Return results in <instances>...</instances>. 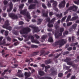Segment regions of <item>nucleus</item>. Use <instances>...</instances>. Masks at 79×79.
Wrapping results in <instances>:
<instances>
[{
    "mask_svg": "<svg viewBox=\"0 0 79 79\" xmlns=\"http://www.w3.org/2000/svg\"><path fill=\"white\" fill-rule=\"evenodd\" d=\"M52 62L50 59L47 60L45 61V64L47 65L48 64H50V63Z\"/></svg>",
    "mask_w": 79,
    "mask_h": 79,
    "instance_id": "20",
    "label": "nucleus"
},
{
    "mask_svg": "<svg viewBox=\"0 0 79 79\" xmlns=\"http://www.w3.org/2000/svg\"><path fill=\"white\" fill-rule=\"evenodd\" d=\"M48 11H47L46 12L44 13L43 14V17H47L48 16Z\"/></svg>",
    "mask_w": 79,
    "mask_h": 79,
    "instance_id": "22",
    "label": "nucleus"
},
{
    "mask_svg": "<svg viewBox=\"0 0 79 79\" xmlns=\"http://www.w3.org/2000/svg\"><path fill=\"white\" fill-rule=\"evenodd\" d=\"M39 52H35L31 54V56H35L36 55H38V54H39Z\"/></svg>",
    "mask_w": 79,
    "mask_h": 79,
    "instance_id": "24",
    "label": "nucleus"
},
{
    "mask_svg": "<svg viewBox=\"0 0 79 79\" xmlns=\"http://www.w3.org/2000/svg\"><path fill=\"white\" fill-rule=\"evenodd\" d=\"M56 20V19H55V18H54L52 19L50 21V23H53V22H54V21H55Z\"/></svg>",
    "mask_w": 79,
    "mask_h": 79,
    "instance_id": "47",
    "label": "nucleus"
},
{
    "mask_svg": "<svg viewBox=\"0 0 79 79\" xmlns=\"http://www.w3.org/2000/svg\"><path fill=\"white\" fill-rule=\"evenodd\" d=\"M5 32V30H2L0 31V33L3 34V32Z\"/></svg>",
    "mask_w": 79,
    "mask_h": 79,
    "instance_id": "61",
    "label": "nucleus"
},
{
    "mask_svg": "<svg viewBox=\"0 0 79 79\" xmlns=\"http://www.w3.org/2000/svg\"><path fill=\"white\" fill-rule=\"evenodd\" d=\"M19 77H24V74L23 73H21L18 75Z\"/></svg>",
    "mask_w": 79,
    "mask_h": 79,
    "instance_id": "35",
    "label": "nucleus"
},
{
    "mask_svg": "<svg viewBox=\"0 0 79 79\" xmlns=\"http://www.w3.org/2000/svg\"><path fill=\"white\" fill-rule=\"evenodd\" d=\"M51 23V22H49L48 24V27H52L53 26V25Z\"/></svg>",
    "mask_w": 79,
    "mask_h": 79,
    "instance_id": "31",
    "label": "nucleus"
},
{
    "mask_svg": "<svg viewBox=\"0 0 79 79\" xmlns=\"http://www.w3.org/2000/svg\"><path fill=\"white\" fill-rule=\"evenodd\" d=\"M14 34H15V35H18V32L17 31H15L14 33Z\"/></svg>",
    "mask_w": 79,
    "mask_h": 79,
    "instance_id": "56",
    "label": "nucleus"
},
{
    "mask_svg": "<svg viewBox=\"0 0 79 79\" xmlns=\"http://www.w3.org/2000/svg\"><path fill=\"white\" fill-rule=\"evenodd\" d=\"M66 43V40L64 39H62L61 40H59L52 44L53 46L56 47V45H59V48L62 47L63 45H64Z\"/></svg>",
    "mask_w": 79,
    "mask_h": 79,
    "instance_id": "1",
    "label": "nucleus"
},
{
    "mask_svg": "<svg viewBox=\"0 0 79 79\" xmlns=\"http://www.w3.org/2000/svg\"><path fill=\"white\" fill-rule=\"evenodd\" d=\"M66 4V1L65 0H63L61 2L59 5V8H64Z\"/></svg>",
    "mask_w": 79,
    "mask_h": 79,
    "instance_id": "8",
    "label": "nucleus"
},
{
    "mask_svg": "<svg viewBox=\"0 0 79 79\" xmlns=\"http://www.w3.org/2000/svg\"><path fill=\"white\" fill-rule=\"evenodd\" d=\"M49 68H50V66L49 65H48L47 66H45V69H48Z\"/></svg>",
    "mask_w": 79,
    "mask_h": 79,
    "instance_id": "54",
    "label": "nucleus"
},
{
    "mask_svg": "<svg viewBox=\"0 0 79 79\" xmlns=\"http://www.w3.org/2000/svg\"><path fill=\"white\" fill-rule=\"evenodd\" d=\"M78 7L75 5H73V6H70L69 7L67 10V11H70L71 10H73L74 8L75 9L74 10H73V11H77V10Z\"/></svg>",
    "mask_w": 79,
    "mask_h": 79,
    "instance_id": "7",
    "label": "nucleus"
},
{
    "mask_svg": "<svg viewBox=\"0 0 79 79\" xmlns=\"http://www.w3.org/2000/svg\"><path fill=\"white\" fill-rule=\"evenodd\" d=\"M39 79H52V78L48 76L43 77Z\"/></svg>",
    "mask_w": 79,
    "mask_h": 79,
    "instance_id": "18",
    "label": "nucleus"
},
{
    "mask_svg": "<svg viewBox=\"0 0 79 79\" xmlns=\"http://www.w3.org/2000/svg\"><path fill=\"white\" fill-rule=\"evenodd\" d=\"M56 74H57V73H56V72L55 71L53 70L51 73V75H56Z\"/></svg>",
    "mask_w": 79,
    "mask_h": 79,
    "instance_id": "32",
    "label": "nucleus"
},
{
    "mask_svg": "<svg viewBox=\"0 0 79 79\" xmlns=\"http://www.w3.org/2000/svg\"><path fill=\"white\" fill-rule=\"evenodd\" d=\"M78 18V17L75 16L74 17H72V18L71 19V21H75V20H76Z\"/></svg>",
    "mask_w": 79,
    "mask_h": 79,
    "instance_id": "27",
    "label": "nucleus"
},
{
    "mask_svg": "<svg viewBox=\"0 0 79 79\" xmlns=\"http://www.w3.org/2000/svg\"><path fill=\"white\" fill-rule=\"evenodd\" d=\"M50 3H53L52 4V6L53 9L55 11H56L57 12L58 11V9L56 8V6H57V2L56 1H55L54 0H51L50 1Z\"/></svg>",
    "mask_w": 79,
    "mask_h": 79,
    "instance_id": "5",
    "label": "nucleus"
},
{
    "mask_svg": "<svg viewBox=\"0 0 79 79\" xmlns=\"http://www.w3.org/2000/svg\"><path fill=\"white\" fill-rule=\"evenodd\" d=\"M70 79H76V77L75 76V75L72 76Z\"/></svg>",
    "mask_w": 79,
    "mask_h": 79,
    "instance_id": "59",
    "label": "nucleus"
},
{
    "mask_svg": "<svg viewBox=\"0 0 79 79\" xmlns=\"http://www.w3.org/2000/svg\"><path fill=\"white\" fill-rule=\"evenodd\" d=\"M64 68H65L66 70H68L71 68V66H65Z\"/></svg>",
    "mask_w": 79,
    "mask_h": 79,
    "instance_id": "42",
    "label": "nucleus"
},
{
    "mask_svg": "<svg viewBox=\"0 0 79 79\" xmlns=\"http://www.w3.org/2000/svg\"><path fill=\"white\" fill-rule=\"evenodd\" d=\"M9 8L7 9V11L8 13H10L13 9V3L12 2H10L9 4Z\"/></svg>",
    "mask_w": 79,
    "mask_h": 79,
    "instance_id": "9",
    "label": "nucleus"
},
{
    "mask_svg": "<svg viewBox=\"0 0 79 79\" xmlns=\"http://www.w3.org/2000/svg\"><path fill=\"white\" fill-rule=\"evenodd\" d=\"M28 38L29 39L31 40V42H33V40H34V37L33 36H29L28 37Z\"/></svg>",
    "mask_w": 79,
    "mask_h": 79,
    "instance_id": "23",
    "label": "nucleus"
},
{
    "mask_svg": "<svg viewBox=\"0 0 79 79\" xmlns=\"http://www.w3.org/2000/svg\"><path fill=\"white\" fill-rule=\"evenodd\" d=\"M76 27H77V24H74L72 26V28L73 29H74V30H75V29H76Z\"/></svg>",
    "mask_w": 79,
    "mask_h": 79,
    "instance_id": "28",
    "label": "nucleus"
},
{
    "mask_svg": "<svg viewBox=\"0 0 79 79\" xmlns=\"http://www.w3.org/2000/svg\"><path fill=\"white\" fill-rule=\"evenodd\" d=\"M43 21V19H38V21L37 22V24L39 25V24H41L42 23V22Z\"/></svg>",
    "mask_w": 79,
    "mask_h": 79,
    "instance_id": "17",
    "label": "nucleus"
},
{
    "mask_svg": "<svg viewBox=\"0 0 79 79\" xmlns=\"http://www.w3.org/2000/svg\"><path fill=\"white\" fill-rule=\"evenodd\" d=\"M35 36L36 38V39H39V38H40V36H39V35H38L37 34H35Z\"/></svg>",
    "mask_w": 79,
    "mask_h": 79,
    "instance_id": "51",
    "label": "nucleus"
},
{
    "mask_svg": "<svg viewBox=\"0 0 79 79\" xmlns=\"http://www.w3.org/2000/svg\"><path fill=\"white\" fill-rule=\"evenodd\" d=\"M72 22H70L69 23H68L67 24V26H71L72 24Z\"/></svg>",
    "mask_w": 79,
    "mask_h": 79,
    "instance_id": "52",
    "label": "nucleus"
},
{
    "mask_svg": "<svg viewBox=\"0 0 79 79\" xmlns=\"http://www.w3.org/2000/svg\"><path fill=\"white\" fill-rule=\"evenodd\" d=\"M71 76V74L70 73H69L67 75V78H68L69 77Z\"/></svg>",
    "mask_w": 79,
    "mask_h": 79,
    "instance_id": "64",
    "label": "nucleus"
},
{
    "mask_svg": "<svg viewBox=\"0 0 79 79\" xmlns=\"http://www.w3.org/2000/svg\"><path fill=\"white\" fill-rule=\"evenodd\" d=\"M48 42H53V40L52 37H49L48 39Z\"/></svg>",
    "mask_w": 79,
    "mask_h": 79,
    "instance_id": "26",
    "label": "nucleus"
},
{
    "mask_svg": "<svg viewBox=\"0 0 79 79\" xmlns=\"http://www.w3.org/2000/svg\"><path fill=\"white\" fill-rule=\"evenodd\" d=\"M69 51H66L64 52L63 53V55H67V54H69Z\"/></svg>",
    "mask_w": 79,
    "mask_h": 79,
    "instance_id": "39",
    "label": "nucleus"
},
{
    "mask_svg": "<svg viewBox=\"0 0 79 79\" xmlns=\"http://www.w3.org/2000/svg\"><path fill=\"white\" fill-rule=\"evenodd\" d=\"M47 37V35H44L42 36L41 39L42 40H45Z\"/></svg>",
    "mask_w": 79,
    "mask_h": 79,
    "instance_id": "30",
    "label": "nucleus"
},
{
    "mask_svg": "<svg viewBox=\"0 0 79 79\" xmlns=\"http://www.w3.org/2000/svg\"><path fill=\"white\" fill-rule=\"evenodd\" d=\"M44 53H45V51L42 50H41V51H40L41 54L40 55V56H42V55H43Z\"/></svg>",
    "mask_w": 79,
    "mask_h": 79,
    "instance_id": "34",
    "label": "nucleus"
},
{
    "mask_svg": "<svg viewBox=\"0 0 79 79\" xmlns=\"http://www.w3.org/2000/svg\"><path fill=\"white\" fill-rule=\"evenodd\" d=\"M7 39L8 41L10 42L11 41V38H10V37L8 36L7 37Z\"/></svg>",
    "mask_w": 79,
    "mask_h": 79,
    "instance_id": "46",
    "label": "nucleus"
},
{
    "mask_svg": "<svg viewBox=\"0 0 79 79\" xmlns=\"http://www.w3.org/2000/svg\"><path fill=\"white\" fill-rule=\"evenodd\" d=\"M63 74L62 73H59L58 74V77H61L63 76Z\"/></svg>",
    "mask_w": 79,
    "mask_h": 79,
    "instance_id": "36",
    "label": "nucleus"
},
{
    "mask_svg": "<svg viewBox=\"0 0 79 79\" xmlns=\"http://www.w3.org/2000/svg\"><path fill=\"white\" fill-rule=\"evenodd\" d=\"M5 35L6 36H7L8 35V31H5Z\"/></svg>",
    "mask_w": 79,
    "mask_h": 79,
    "instance_id": "57",
    "label": "nucleus"
},
{
    "mask_svg": "<svg viewBox=\"0 0 79 79\" xmlns=\"http://www.w3.org/2000/svg\"><path fill=\"white\" fill-rule=\"evenodd\" d=\"M60 55H61V54H59L57 56H55L54 57V58H55V59L58 58V57H59V56H60Z\"/></svg>",
    "mask_w": 79,
    "mask_h": 79,
    "instance_id": "55",
    "label": "nucleus"
},
{
    "mask_svg": "<svg viewBox=\"0 0 79 79\" xmlns=\"http://www.w3.org/2000/svg\"><path fill=\"white\" fill-rule=\"evenodd\" d=\"M31 48H38V46L37 45H31Z\"/></svg>",
    "mask_w": 79,
    "mask_h": 79,
    "instance_id": "43",
    "label": "nucleus"
},
{
    "mask_svg": "<svg viewBox=\"0 0 79 79\" xmlns=\"http://www.w3.org/2000/svg\"><path fill=\"white\" fill-rule=\"evenodd\" d=\"M24 6V4H22L20 5V6H19V10H22V9H23V8Z\"/></svg>",
    "mask_w": 79,
    "mask_h": 79,
    "instance_id": "29",
    "label": "nucleus"
},
{
    "mask_svg": "<svg viewBox=\"0 0 79 79\" xmlns=\"http://www.w3.org/2000/svg\"><path fill=\"white\" fill-rule=\"evenodd\" d=\"M46 21H47V22H48V23H50V18L49 17H47Z\"/></svg>",
    "mask_w": 79,
    "mask_h": 79,
    "instance_id": "38",
    "label": "nucleus"
},
{
    "mask_svg": "<svg viewBox=\"0 0 79 79\" xmlns=\"http://www.w3.org/2000/svg\"><path fill=\"white\" fill-rule=\"evenodd\" d=\"M35 7V5L33 4H31L30 5L28 9L29 10H32V9H34Z\"/></svg>",
    "mask_w": 79,
    "mask_h": 79,
    "instance_id": "14",
    "label": "nucleus"
},
{
    "mask_svg": "<svg viewBox=\"0 0 79 79\" xmlns=\"http://www.w3.org/2000/svg\"><path fill=\"white\" fill-rule=\"evenodd\" d=\"M42 6L44 9H47V6H46V5H45V4L42 3Z\"/></svg>",
    "mask_w": 79,
    "mask_h": 79,
    "instance_id": "41",
    "label": "nucleus"
},
{
    "mask_svg": "<svg viewBox=\"0 0 79 79\" xmlns=\"http://www.w3.org/2000/svg\"><path fill=\"white\" fill-rule=\"evenodd\" d=\"M39 74L41 76H44L45 74V72L42 71H39Z\"/></svg>",
    "mask_w": 79,
    "mask_h": 79,
    "instance_id": "16",
    "label": "nucleus"
},
{
    "mask_svg": "<svg viewBox=\"0 0 79 79\" xmlns=\"http://www.w3.org/2000/svg\"><path fill=\"white\" fill-rule=\"evenodd\" d=\"M47 5H48V6L49 8H50V7H51L52 6V5L51 4V3H50V2H48Z\"/></svg>",
    "mask_w": 79,
    "mask_h": 79,
    "instance_id": "44",
    "label": "nucleus"
},
{
    "mask_svg": "<svg viewBox=\"0 0 79 79\" xmlns=\"http://www.w3.org/2000/svg\"><path fill=\"white\" fill-rule=\"evenodd\" d=\"M71 15H69L68 16V18L66 20V22H68L69 20H70V19H71Z\"/></svg>",
    "mask_w": 79,
    "mask_h": 79,
    "instance_id": "37",
    "label": "nucleus"
},
{
    "mask_svg": "<svg viewBox=\"0 0 79 79\" xmlns=\"http://www.w3.org/2000/svg\"><path fill=\"white\" fill-rule=\"evenodd\" d=\"M9 25H10L9 21L6 20L5 22V24L3 25L2 27H3V28H5L6 29L9 30L10 31H11V29H12V27L10 26L8 27Z\"/></svg>",
    "mask_w": 79,
    "mask_h": 79,
    "instance_id": "4",
    "label": "nucleus"
},
{
    "mask_svg": "<svg viewBox=\"0 0 79 79\" xmlns=\"http://www.w3.org/2000/svg\"><path fill=\"white\" fill-rule=\"evenodd\" d=\"M68 34V31H65L63 35V36H65L66 35H67Z\"/></svg>",
    "mask_w": 79,
    "mask_h": 79,
    "instance_id": "40",
    "label": "nucleus"
},
{
    "mask_svg": "<svg viewBox=\"0 0 79 79\" xmlns=\"http://www.w3.org/2000/svg\"><path fill=\"white\" fill-rule=\"evenodd\" d=\"M24 76L25 79H27L31 76V73L26 72L24 73Z\"/></svg>",
    "mask_w": 79,
    "mask_h": 79,
    "instance_id": "13",
    "label": "nucleus"
},
{
    "mask_svg": "<svg viewBox=\"0 0 79 79\" xmlns=\"http://www.w3.org/2000/svg\"><path fill=\"white\" fill-rule=\"evenodd\" d=\"M21 73H22V71H21V70H18V72L17 73L18 75H19V74H21Z\"/></svg>",
    "mask_w": 79,
    "mask_h": 79,
    "instance_id": "50",
    "label": "nucleus"
},
{
    "mask_svg": "<svg viewBox=\"0 0 79 79\" xmlns=\"http://www.w3.org/2000/svg\"><path fill=\"white\" fill-rule=\"evenodd\" d=\"M53 30H52V28H48V31H49V32H51V31H52Z\"/></svg>",
    "mask_w": 79,
    "mask_h": 79,
    "instance_id": "63",
    "label": "nucleus"
},
{
    "mask_svg": "<svg viewBox=\"0 0 79 79\" xmlns=\"http://www.w3.org/2000/svg\"><path fill=\"white\" fill-rule=\"evenodd\" d=\"M19 29H22L20 31V33L21 34H28L29 32H31V29L28 27H24L23 26H20L19 27Z\"/></svg>",
    "mask_w": 79,
    "mask_h": 79,
    "instance_id": "2",
    "label": "nucleus"
},
{
    "mask_svg": "<svg viewBox=\"0 0 79 79\" xmlns=\"http://www.w3.org/2000/svg\"><path fill=\"white\" fill-rule=\"evenodd\" d=\"M14 66L15 67H12V68H16L18 66V64H14Z\"/></svg>",
    "mask_w": 79,
    "mask_h": 79,
    "instance_id": "49",
    "label": "nucleus"
},
{
    "mask_svg": "<svg viewBox=\"0 0 79 79\" xmlns=\"http://www.w3.org/2000/svg\"><path fill=\"white\" fill-rule=\"evenodd\" d=\"M20 11V13L21 15H25L28 18L31 19V18L30 15L29 13V12L27 11V9H25L23 10H19Z\"/></svg>",
    "mask_w": 79,
    "mask_h": 79,
    "instance_id": "3",
    "label": "nucleus"
},
{
    "mask_svg": "<svg viewBox=\"0 0 79 79\" xmlns=\"http://www.w3.org/2000/svg\"><path fill=\"white\" fill-rule=\"evenodd\" d=\"M67 50H68V51H71V50H72V47H69L67 48Z\"/></svg>",
    "mask_w": 79,
    "mask_h": 79,
    "instance_id": "58",
    "label": "nucleus"
},
{
    "mask_svg": "<svg viewBox=\"0 0 79 79\" xmlns=\"http://www.w3.org/2000/svg\"><path fill=\"white\" fill-rule=\"evenodd\" d=\"M29 27H31V28L33 29V31L35 32H38L40 31V30H39V28L36 27H34L32 26H29Z\"/></svg>",
    "mask_w": 79,
    "mask_h": 79,
    "instance_id": "10",
    "label": "nucleus"
},
{
    "mask_svg": "<svg viewBox=\"0 0 79 79\" xmlns=\"http://www.w3.org/2000/svg\"><path fill=\"white\" fill-rule=\"evenodd\" d=\"M67 64H68V65H69V66L72 65V66L73 67L74 69H77V65L74 64H73L71 61H69L67 62Z\"/></svg>",
    "mask_w": 79,
    "mask_h": 79,
    "instance_id": "6",
    "label": "nucleus"
},
{
    "mask_svg": "<svg viewBox=\"0 0 79 79\" xmlns=\"http://www.w3.org/2000/svg\"><path fill=\"white\" fill-rule=\"evenodd\" d=\"M55 35L56 38V39H58L60 36H61L62 35H60L59 34V33L58 34L57 33H55Z\"/></svg>",
    "mask_w": 79,
    "mask_h": 79,
    "instance_id": "25",
    "label": "nucleus"
},
{
    "mask_svg": "<svg viewBox=\"0 0 79 79\" xmlns=\"http://www.w3.org/2000/svg\"><path fill=\"white\" fill-rule=\"evenodd\" d=\"M52 15H53V13L52 12H49V15L52 16Z\"/></svg>",
    "mask_w": 79,
    "mask_h": 79,
    "instance_id": "62",
    "label": "nucleus"
},
{
    "mask_svg": "<svg viewBox=\"0 0 79 79\" xmlns=\"http://www.w3.org/2000/svg\"><path fill=\"white\" fill-rule=\"evenodd\" d=\"M56 16L58 17V18H61L62 16H63V14L61 13L60 15L59 14H56Z\"/></svg>",
    "mask_w": 79,
    "mask_h": 79,
    "instance_id": "21",
    "label": "nucleus"
},
{
    "mask_svg": "<svg viewBox=\"0 0 79 79\" xmlns=\"http://www.w3.org/2000/svg\"><path fill=\"white\" fill-rule=\"evenodd\" d=\"M3 37H0V45H5V44H6V42L5 41V39H4L2 43L1 42L2 41V39H3Z\"/></svg>",
    "mask_w": 79,
    "mask_h": 79,
    "instance_id": "12",
    "label": "nucleus"
},
{
    "mask_svg": "<svg viewBox=\"0 0 79 79\" xmlns=\"http://www.w3.org/2000/svg\"><path fill=\"white\" fill-rule=\"evenodd\" d=\"M8 3V2L6 0H5L3 2V3L4 4V5H7Z\"/></svg>",
    "mask_w": 79,
    "mask_h": 79,
    "instance_id": "45",
    "label": "nucleus"
},
{
    "mask_svg": "<svg viewBox=\"0 0 79 79\" xmlns=\"http://www.w3.org/2000/svg\"><path fill=\"white\" fill-rule=\"evenodd\" d=\"M64 28H60V32L59 33V35H62V34H63V32L64 31Z\"/></svg>",
    "mask_w": 79,
    "mask_h": 79,
    "instance_id": "15",
    "label": "nucleus"
},
{
    "mask_svg": "<svg viewBox=\"0 0 79 79\" xmlns=\"http://www.w3.org/2000/svg\"><path fill=\"white\" fill-rule=\"evenodd\" d=\"M66 17H64L62 18L61 20V23H63V21H64L66 19Z\"/></svg>",
    "mask_w": 79,
    "mask_h": 79,
    "instance_id": "48",
    "label": "nucleus"
},
{
    "mask_svg": "<svg viewBox=\"0 0 79 79\" xmlns=\"http://www.w3.org/2000/svg\"><path fill=\"white\" fill-rule=\"evenodd\" d=\"M19 25H22V24H24V22L22 21H20L19 22Z\"/></svg>",
    "mask_w": 79,
    "mask_h": 79,
    "instance_id": "53",
    "label": "nucleus"
},
{
    "mask_svg": "<svg viewBox=\"0 0 79 79\" xmlns=\"http://www.w3.org/2000/svg\"><path fill=\"white\" fill-rule=\"evenodd\" d=\"M71 60L72 59L71 57H67L66 59H64V61L66 62V63H68L69 62V61H71Z\"/></svg>",
    "mask_w": 79,
    "mask_h": 79,
    "instance_id": "19",
    "label": "nucleus"
},
{
    "mask_svg": "<svg viewBox=\"0 0 79 79\" xmlns=\"http://www.w3.org/2000/svg\"><path fill=\"white\" fill-rule=\"evenodd\" d=\"M9 16L13 19H18V16L17 15H15L13 14H9Z\"/></svg>",
    "mask_w": 79,
    "mask_h": 79,
    "instance_id": "11",
    "label": "nucleus"
},
{
    "mask_svg": "<svg viewBox=\"0 0 79 79\" xmlns=\"http://www.w3.org/2000/svg\"><path fill=\"white\" fill-rule=\"evenodd\" d=\"M26 62H29V64H30V63L31 62V61H30V60H28V59H27L25 60Z\"/></svg>",
    "mask_w": 79,
    "mask_h": 79,
    "instance_id": "60",
    "label": "nucleus"
},
{
    "mask_svg": "<svg viewBox=\"0 0 79 79\" xmlns=\"http://www.w3.org/2000/svg\"><path fill=\"white\" fill-rule=\"evenodd\" d=\"M32 42L33 43H35V44H39V42L37 40H34Z\"/></svg>",
    "mask_w": 79,
    "mask_h": 79,
    "instance_id": "33",
    "label": "nucleus"
}]
</instances>
